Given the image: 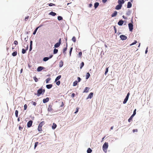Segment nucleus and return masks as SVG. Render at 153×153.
Instances as JSON below:
<instances>
[{"label":"nucleus","mask_w":153,"mask_h":153,"mask_svg":"<svg viewBox=\"0 0 153 153\" xmlns=\"http://www.w3.org/2000/svg\"><path fill=\"white\" fill-rule=\"evenodd\" d=\"M45 124V121H43L41 122L39 125L38 128V130L40 133L42 131V126Z\"/></svg>","instance_id":"1"},{"label":"nucleus","mask_w":153,"mask_h":153,"mask_svg":"<svg viewBox=\"0 0 153 153\" xmlns=\"http://www.w3.org/2000/svg\"><path fill=\"white\" fill-rule=\"evenodd\" d=\"M108 146V143L105 142L102 146L103 150L105 152H107Z\"/></svg>","instance_id":"2"},{"label":"nucleus","mask_w":153,"mask_h":153,"mask_svg":"<svg viewBox=\"0 0 153 153\" xmlns=\"http://www.w3.org/2000/svg\"><path fill=\"white\" fill-rule=\"evenodd\" d=\"M45 92V90L44 89H42V88H41L37 91V95L38 96H39L41 94H43Z\"/></svg>","instance_id":"3"},{"label":"nucleus","mask_w":153,"mask_h":153,"mask_svg":"<svg viewBox=\"0 0 153 153\" xmlns=\"http://www.w3.org/2000/svg\"><path fill=\"white\" fill-rule=\"evenodd\" d=\"M48 111L53 112L54 110L53 108V105L50 104L48 108Z\"/></svg>","instance_id":"4"},{"label":"nucleus","mask_w":153,"mask_h":153,"mask_svg":"<svg viewBox=\"0 0 153 153\" xmlns=\"http://www.w3.org/2000/svg\"><path fill=\"white\" fill-rule=\"evenodd\" d=\"M128 26L129 30L130 31L132 32L133 29V25L131 23H129L128 24Z\"/></svg>","instance_id":"5"},{"label":"nucleus","mask_w":153,"mask_h":153,"mask_svg":"<svg viewBox=\"0 0 153 153\" xmlns=\"http://www.w3.org/2000/svg\"><path fill=\"white\" fill-rule=\"evenodd\" d=\"M61 39H60L59 40V42L56 43L55 45H54V47L55 48H57L59 47L61 44Z\"/></svg>","instance_id":"6"},{"label":"nucleus","mask_w":153,"mask_h":153,"mask_svg":"<svg viewBox=\"0 0 153 153\" xmlns=\"http://www.w3.org/2000/svg\"><path fill=\"white\" fill-rule=\"evenodd\" d=\"M28 45L27 44L26 45V47L25 49H24V48H23L22 50V53L23 54H24L26 53V51L28 49Z\"/></svg>","instance_id":"7"},{"label":"nucleus","mask_w":153,"mask_h":153,"mask_svg":"<svg viewBox=\"0 0 153 153\" xmlns=\"http://www.w3.org/2000/svg\"><path fill=\"white\" fill-rule=\"evenodd\" d=\"M120 38L122 40H125L127 39V36L123 35H121L120 36Z\"/></svg>","instance_id":"8"},{"label":"nucleus","mask_w":153,"mask_h":153,"mask_svg":"<svg viewBox=\"0 0 153 153\" xmlns=\"http://www.w3.org/2000/svg\"><path fill=\"white\" fill-rule=\"evenodd\" d=\"M32 123H33L32 121L31 120L29 121L27 123V127L28 128L32 126Z\"/></svg>","instance_id":"9"},{"label":"nucleus","mask_w":153,"mask_h":153,"mask_svg":"<svg viewBox=\"0 0 153 153\" xmlns=\"http://www.w3.org/2000/svg\"><path fill=\"white\" fill-rule=\"evenodd\" d=\"M45 68L42 66H39L37 68V71L38 72L41 71L45 69Z\"/></svg>","instance_id":"10"},{"label":"nucleus","mask_w":153,"mask_h":153,"mask_svg":"<svg viewBox=\"0 0 153 153\" xmlns=\"http://www.w3.org/2000/svg\"><path fill=\"white\" fill-rule=\"evenodd\" d=\"M122 7V5L118 4L116 6L115 9L116 10H119L121 9Z\"/></svg>","instance_id":"11"},{"label":"nucleus","mask_w":153,"mask_h":153,"mask_svg":"<svg viewBox=\"0 0 153 153\" xmlns=\"http://www.w3.org/2000/svg\"><path fill=\"white\" fill-rule=\"evenodd\" d=\"M93 93L92 92H91L89 94L88 96L87 99H88L89 98L91 99L93 96Z\"/></svg>","instance_id":"12"},{"label":"nucleus","mask_w":153,"mask_h":153,"mask_svg":"<svg viewBox=\"0 0 153 153\" xmlns=\"http://www.w3.org/2000/svg\"><path fill=\"white\" fill-rule=\"evenodd\" d=\"M49 100V98L48 97H47L46 99H44L43 100V102L44 103H45L48 102Z\"/></svg>","instance_id":"13"},{"label":"nucleus","mask_w":153,"mask_h":153,"mask_svg":"<svg viewBox=\"0 0 153 153\" xmlns=\"http://www.w3.org/2000/svg\"><path fill=\"white\" fill-rule=\"evenodd\" d=\"M124 2V0H118V3L119 4H123Z\"/></svg>","instance_id":"14"},{"label":"nucleus","mask_w":153,"mask_h":153,"mask_svg":"<svg viewBox=\"0 0 153 153\" xmlns=\"http://www.w3.org/2000/svg\"><path fill=\"white\" fill-rule=\"evenodd\" d=\"M124 22L122 20H120L119 21L118 23V24L119 25H123Z\"/></svg>","instance_id":"15"},{"label":"nucleus","mask_w":153,"mask_h":153,"mask_svg":"<svg viewBox=\"0 0 153 153\" xmlns=\"http://www.w3.org/2000/svg\"><path fill=\"white\" fill-rule=\"evenodd\" d=\"M132 4L131 2H128L127 4V7L128 8H130L131 7Z\"/></svg>","instance_id":"16"},{"label":"nucleus","mask_w":153,"mask_h":153,"mask_svg":"<svg viewBox=\"0 0 153 153\" xmlns=\"http://www.w3.org/2000/svg\"><path fill=\"white\" fill-rule=\"evenodd\" d=\"M42 26V25H40L39 27H36V29H35V30H34V31L33 32V35H35L36 32V31L39 28V27H41V26Z\"/></svg>","instance_id":"17"},{"label":"nucleus","mask_w":153,"mask_h":153,"mask_svg":"<svg viewBox=\"0 0 153 153\" xmlns=\"http://www.w3.org/2000/svg\"><path fill=\"white\" fill-rule=\"evenodd\" d=\"M63 65V63L62 60H61L59 63V67L60 68L62 67Z\"/></svg>","instance_id":"18"},{"label":"nucleus","mask_w":153,"mask_h":153,"mask_svg":"<svg viewBox=\"0 0 153 153\" xmlns=\"http://www.w3.org/2000/svg\"><path fill=\"white\" fill-rule=\"evenodd\" d=\"M49 15H52L53 16H55L56 15V13L53 11H51L49 14Z\"/></svg>","instance_id":"19"},{"label":"nucleus","mask_w":153,"mask_h":153,"mask_svg":"<svg viewBox=\"0 0 153 153\" xmlns=\"http://www.w3.org/2000/svg\"><path fill=\"white\" fill-rule=\"evenodd\" d=\"M67 46H68V44H67V43H66V48H64L63 49V53L64 54H65V51H66V50L67 49Z\"/></svg>","instance_id":"20"},{"label":"nucleus","mask_w":153,"mask_h":153,"mask_svg":"<svg viewBox=\"0 0 153 153\" xmlns=\"http://www.w3.org/2000/svg\"><path fill=\"white\" fill-rule=\"evenodd\" d=\"M52 87V84L47 85L46 86V87L48 89H50Z\"/></svg>","instance_id":"21"},{"label":"nucleus","mask_w":153,"mask_h":153,"mask_svg":"<svg viewBox=\"0 0 153 153\" xmlns=\"http://www.w3.org/2000/svg\"><path fill=\"white\" fill-rule=\"evenodd\" d=\"M117 14V12L116 11H115L114 13H112L111 15V17H114L116 16Z\"/></svg>","instance_id":"22"},{"label":"nucleus","mask_w":153,"mask_h":153,"mask_svg":"<svg viewBox=\"0 0 153 153\" xmlns=\"http://www.w3.org/2000/svg\"><path fill=\"white\" fill-rule=\"evenodd\" d=\"M134 116L133 115H132L131 116V117L129 118V119H128V122H131V121L132 120V119L134 117Z\"/></svg>","instance_id":"23"},{"label":"nucleus","mask_w":153,"mask_h":153,"mask_svg":"<svg viewBox=\"0 0 153 153\" xmlns=\"http://www.w3.org/2000/svg\"><path fill=\"white\" fill-rule=\"evenodd\" d=\"M99 3L98 2H96L94 4V7L95 9H96L99 6Z\"/></svg>","instance_id":"24"},{"label":"nucleus","mask_w":153,"mask_h":153,"mask_svg":"<svg viewBox=\"0 0 153 153\" xmlns=\"http://www.w3.org/2000/svg\"><path fill=\"white\" fill-rule=\"evenodd\" d=\"M61 75H59L57 77H56V78L55 79V82H56L60 78H61Z\"/></svg>","instance_id":"25"},{"label":"nucleus","mask_w":153,"mask_h":153,"mask_svg":"<svg viewBox=\"0 0 153 153\" xmlns=\"http://www.w3.org/2000/svg\"><path fill=\"white\" fill-rule=\"evenodd\" d=\"M89 90V88L88 87L85 88V90L83 91V92L87 93L88 92Z\"/></svg>","instance_id":"26"},{"label":"nucleus","mask_w":153,"mask_h":153,"mask_svg":"<svg viewBox=\"0 0 153 153\" xmlns=\"http://www.w3.org/2000/svg\"><path fill=\"white\" fill-rule=\"evenodd\" d=\"M58 52V50L57 49L55 48L53 50V53L54 54H55L57 53Z\"/></svg>","instance_id":"27"},{"label":"nucleus","mask_w":153,"mask_h":153,"mask_svg":"<svg viewBox=\"0 0 153 153\" xmlns=\"http://www.w3.org/2000/svg\"><path fill=\"white\" fill-rule=\"evenodd\" d=\"M56 127V124L55 123H53V125L52 126V128L53 129H55Z\"/></svg>","instance_id":"28"},{"label":"nucleus","mask_w":153,"mask_h":153,"mask_svg":"<svg viewBox=\"0 0 153 153\" xmlns=\"http://www.w3.org/2000/svg\"><path fill=\"white\" fill-rule=\"evenodd\" d=\"M92 151V150L90 148H88L87 150V153H91Z\"/></svg>","instance_id":"29"},{"label":"nucleus","mask_w":153,"mask_h":153,"mask_svg":"<svg viewBox=\"0 0 153 153\" xmlns=\"http://www.w3.org/2000/svg\"><path fill=\"white\" fill-rule=\"evenodd\" d=\"M17 52L16 51H15L13 52L12 53V55L13 56H16L17 55Z\"/></svg>","instance_id":"30"},{"label":"nucleus","mask_w":153,"mask_h":153,"mask_svg":"<svg viewBox=\"0 0 153 153\" xmlns=\"http://www.w3.org/2000/svg\"><path fill=\"white\" fill-rule=\"evenodd\" d=\"M49 59V58L48 57H45L43 58V60L45 62V61H48Z\"/></svg>","instance_id":"31"},{"label":"nucleus","mask_w":153,"mask_h":153,"mask_svg":"<svg viewBox=\"0 0 153 153\" xmlns=\"http://www.w3.org/2000/svg\"><path fill=\"white\" fill-rule=\"evenodd\" d=\"M90 76V74L89 73H87L86 74V79H88Z\"/></svg>","instance_id":"32"},{"label":"nucleus","mask_w":153,"mask_h":153,"mask_svg":"<svg viewBox=\"0 0 153 153\" xmlns=\"http://www.w3.org/2000/svg\"><path fill=\"white\" fill-rule=\"evenodd\" d=\"M128 99L126 97L125 99L124 100V101H123V104H125L127 102V101L128 100Z\"/></svg>","instance_id":"33"},{"label":"nucleus","mask_w":153,"mask_h":153,"mask_svg":"<svg viewBox=\"0 0 153 153\" xmlns=\"http://www.w3.org/2000/svg\"><path fill=\"white\" fill-rule=\"evenodd\" d=\"M18 111L17 110H16L15 112V114L16 116V117H18Z\"/></svg>","instance_id":"34"},{"label":"nucleus","mask_w":153,"mask_h":153,"mask_svg":"<svg viewBox=\"0 0 153 153\" xmlns=\"http://www.w3.org/2000/svg\"><path fill=\"white\" fill-rule=\"evenodd\" d=\"M51 79L50 78H48L46 80V83H48L49 82V81L51 80Z\"/></svg>","instance_id":"35"},{"label":"nucleus","mask_w":153,"mask_h":153,"mask_svg":"<svg viewBox=\"0 0 153 153\" xmlns=\"http://www.w3.org/2000/svg\"><path fill=\"white\" fill-rule=\"evenodd\" d=\"M78 82L77 81H75L74 83H73V85L74 86H76Z\"/></svg>","instance_id":"36"},{"label":"nucleus","mask_w":153,"mask_h":153,"mask_svg":"<svg viewBox=\"0 0 153 153\" xmlns=\"http://www.w3.org/2000/svg\"><path fill=\"white\" fill-rule=\"evenodd\" d=\"M73 41L74 42H75L76 41V38L75 36H73L72 39Z\"/></svg>","instance_id":"37"},{"label":"nucleus","mask_w":153,"mask_h":153,"mask_svg":"<svg viewBox=\"0 0 153 153\" xmlns=\"http://www.w3.org/2000/svg\"><path fill=\"white\" fill-rule=\"evenodd\" d=\"M62 17L61 16H59L58 17V19L60 21L62 20Z\"/></svg>","instance_id":"38"},{"label":"nucleus","mask_w":153,"mask_h":153,"mask_svg":"<svg viewBox=\"0 0 153 153\" xmlns=\"http://www.w3.org/2000/svg\"><path fill=\"white\" fill-rule=\"evenodd\" d=\"M48 5L50 6H56V5L55 4L51 3L48 4Z\"/></svg>","instance_id":"39"},{"label":"nucleus","mask_w":153,"mask_h":153,"mask_svg":"<svg viewBox=\"0 0 153 153\" xmlns=\"http://www.w3.org/2000/svg\"><path fill=\"white\" fill-rule=\"evenodd\" d=\"M84 62H82L81 64V65H80V69H81L82 67H83V66H84Z\"/></svg>","instance_id":"40"},{"label":"nucleus","mask_w":153,"mask_h":153,"mask_svg":"<svg viewBox=\"0 0 153 153\" xmlns=\"http://www.w3.org/2000/svg\"><path fill=\"white\" fill-rule=\"evenodd\" d=\"M137 43V41H136V40H135L134 41V42L133 43H131V44H130V46H131L132 45H134L135 44H136V43Z\"/></svg>","instance_id":"41"},{"label":"nucleus","mask_w":153,"mask_h":153,"mask_svg":"<svg viewBox=\"0 0 153 153\" xmlns=\"http://www.w3.org/2000/svg\"><path fill=\"white\" fill-rule=\"evenodd\" d=\"M33 78L34 80L35 81V82H37L38 81V79L36 76L34 77H33Z\"/></svg>","instance_id":"42"},{"label":"nucleus","mask_w":153,"mask_h":153,"mask_svg":"<svg viewBox=\"0 0 153 153\" xmlns=\"http://www.w3.org/2000/svg\"><path fill=\"white\" fill-rule=\"evenodd\" d=\"M29 16H27L25 18V22H26L27 21V20L28 19H29Z\"/></svg>","instance_id":"43"},{"label":"nucleus","mask_w":153,"mask_h":153,"mask_svg":"<svg viewBox=\"0 0 153 153\" xmlns=\"http://www.w3.org/2000/svg\"><path fill=\"white\" fill-rule=\"evenodd\" d=\"M72 49H73V48L72 47H71L70 48V51H69V53H70V56H71V52H72Z\"/></svg>","instance_id":"44"},{"label":"nucleus","mask_w":153,"mask_h":153,"mask_svg":"<svg viewBox=\"0 0 153 153\" xmlns=\"http://www.w3.org/2000/svg\"><path fill=\"white\" fill-rule=\"evenodd\" d=\"M38 142H36L35 143L34 145V149H35L36 147L37 146L38 144Z\"/></svg>","instance_id":"45"},{"label":"nucleus","mask_w":153,"mask_h":153,"mask_svg":"<svg viewBox=\"0 0 153 153\" xmlns=\"http://www.w3.org/2000/svg\"><path fill=\"white\" fill-rule=\"evenodd\" d=\"M27 106L26 104H25L24 105V110H26L27 109Z\"/></svg>","instance_id":"46"},{"label":"nucleus","mask_w":153,"mask_h":153,"mask_svg":"<svg viewBox=\"0 0 153 153\" xmlns=\"http://www.w3.org/2000/svg\"><path fill=\"white\" fill-rule=\"evenodd\" d=\"M56 84L57 85H59L60 84V82L59 81L56 82Z\"/></svg>","instance_id":"47"},{"label":"nucleus","mask_w":153,"mask_h":153,"mask_svg":"<svg viewBox=\"0 0 153 153\" xmlns=\"http://www.w3.org/2000/svg\"><path fill=\"white\" fill-rule=\"evenodd\" d=\"M108 72V68H106L105 72V74H106Z\"/></svg>","instance_id":"48"},{"label":"nucleus","mask_w":153,"mask_h":153,"mask_svg":"<svg viewBox=\"0 0 153 153\" xmlns=\"http://www.w3.org/2000/svg\"><path fill=\"white\" fill-rule=\"evenodd\" d=\"M136 114V109H135L134 111L133 114H132V115L134 116Z\"/></svg>","instance_id":"49"},{"label":"nucleus","mask_w":153,"mask_h":153,"mask_svg":"<svg viewBox=\"0 0 153 153\" xmlns=\"http://www.w3.org/2000/svg\"><path fill=\"white\" fill-rule=\"evenodd\" d=\"M138 131V130L137 129H134L133 130V133L135 132H137Z\"/></svg>","instance_id":"50"},{"label":"nucleus","mask_w":153,"mask_h":153,"mask_svg":"<svg viewBox=\"0 0 153 153\" xmlns=\"http://www.w3.org/2000/svg\"><path fill=\"white\" fill-rule=\"evenodd\" d=\"M14 44L16 45H18V42H17V41L16 40H15L14 41Z\"/></svg>","instance_id":"51"},{"label":"nucleus","mask_w":153,"mask_h":153,"mask_svg":"<svg viewBox=\"0 0 153 153\" xmlns=\"http://www.w3.org/2000/svg\"><path fill=\"white\" fill-rule=\"evenodd\" d=\"M23 128V127H22L21 126H19V129L20 130H22Z\"/></svg>","instance_id":"52"},{"label":"nucleus","mask_w":153,"mask_h":153,"mask_svg":"<svg viewBox=\"0 0 153 153\" xmlns=\"http://www.w3.org/2000/svg\"><path fill=\"white\" fill-rule=\"evenodd\" d=\"M130 94V93L129 92H128V94H127V95L126 97L128 99L129 96Z\"/></svg>","instance_id":"53"},{"label":"nucleus","mask_w":153,"mask_h":153,"mask_svg":"<svg viewBox=\"0 0 153 153\" xmlns=\"http://www.w3.org/2000/svg\"><path fill=\"white\" fill-rule=\"evenodd\" d=\"M32 103L35 106L36 105V103L35 102H33L32 101Z\"/></svg>","instance_id":"54"},{"label":"nucleus","mask_w":153,"mask_h":153,"mask_svg":"<svg viewBox=\"0 0 153 153\" xmlns=\"http://www.w3.org/2000/svg\"><path fill=\"white\" fill-rule=\"evenodd\" d=\"M82 55V52H80L79 53V57H81Z\"/></svg>","instance_id":"55"},{"label":"nucleus","mask_w":153,"mask_h":153,"mask_svg":"<svg viewBox=\"0 0 153 153\" xmlns=\"http://www.w3.org/2000/svg\"><path fill=\"white\" fill-rule=\"evenodd\" d=\"M77 79L78 81V82H79L81 80L80 78L79 77H78Z\"/></svg>","instance_id":"56"},{"label":"nucleus","mask_w":153,"mask_h":153,"mask_svg":"<svg viewBox=\"0 0 153 153\" xmlns=\"http://www.w3.org/2000/svg\"><path fill=\"white\" fill-rule=\"evenodd\" d=\"M107 0H102V2L103 3H105Z\"/></svg>","instance_id":"57"},{"label":"nucleus","mask_w":153,"mask_h":153,"mask_svg":"<svg viewBox=\"0 0 153 153\" xmlns=\"http://www.w3.org/2000/svg\"><path fill=\"white\" fill-rule=\"evenodd\" d=\"M32 46H30V51L32 50Z\"/></svg>","instance_id":"58"},{"label":"nucleus","mask_w":153,"mask_h":153,"mask_svg":"<svg viewBox=\"0 0 153 153\" xmlns=\"http://www.w3.org/2000/svg\"><path fill=\"white\" fill-rule=\"evenodd\" d=\"M32 42H33L32 41H30V46H32Z\"/></svg>","instance_id":"59"},{"label":"nucleus","mask_w":153,"mask_h":153,"mask_svg":"<svg viewBox=\"0 0 153 153\" xmlns=\"http://www.w3.org/2000/svg\"><path fill=\"white\" fill-rule=\"evenodd\" d=\"M75 94L74 93H73L71 95V97H74Z\"/></svg>","instance_id":"60"},{"label":"nucleus","mask_w":153,"mask_h":153,"mask_svg":"<svg viewBox=\"0 0 153 153\" xmlns=\"http://www.w3.org/2000/svg\"><path fill=\"white\" fill-rule=\"evenodd\" d=\"M114 30H115V33H116V29L115 27V26L114 27Z\"/></svg>","instance_id":"61"},{"label":"nucleus","mask_w":153,"mask_h":153,"mask_svg":"<svg viewBox=\"0 0 153 153\" xmlns=\"http://www.w3.org/2000/svg\"><path fill=\"white\" fill-rule=\"evenodd\" d=\"M62 105H61V107L63 106H64V103H63V102H62Z\"/></svg>","instance_id":"62"},{"label":"nucleus","mask_w":153,"mask_h":153,"mask_svg":"<svg viewBox=\"0 0 153 153\" xmlns=\"http://www.w3.org/2000/svg\"><path fill=\"white\" fill-rule=\"evenodd\" d=\"M53 56V55H50V56H49V57H48L49 58V59H51V58Z\"/></svg>","instance_id":"63"},{"label":"nucleus","mask_w":153,"mask_h":153,"mask_svg":"<svg viewBox=\"0 0 153 153\" xmlns=\"http://www.w3.org/2000/svg\"><path fill=\"white\" fill-rule=\"evenodd\" d=\"M92 6V4H89V7H91V6Z\"/></svg>","instance_id":"64"}]
</instances>
